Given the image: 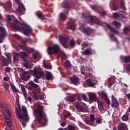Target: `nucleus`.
Instances as JSON below:
<instances>
[{"label":"nucleus","instance_id":"f257e3e1","mask_svg":"<svg viewBox=\"0 0 130 130\" xmlns=\"http://www.w3.org/2000/svg\"><path fill=\"white\" fill-rule=\"evenodd\" d=\"M7 22L14 30L16 31H22L26 36H29L33 32L31 27L27 25L25 22L20 23L17 20H12L11 16H7Z\"/></svg>","mask_w":130,"mask_h":130},{"label":"nucleus","instance_id":"f03ea898","mask_svg":"<svg viewBox=\"0 0 130 130\" xmlns=\"http://www.w3.org/2000/svg\"><path fill=\"white\" fill-rule=\"evenodd\" d=\"M37 109L31 108L33 109L34 115L37 117L38 122L42 126H45L47 124V118L46 114L43 111V106H41V103L38 102L36 104Z\"/></svg>","mask_w":130,"mask_h":130},{"label":"nucleus","instance_id":"7ed1b4c3","mask_svg":"<svg viewBox=\"0 0 130 130\" xmlns=\"http://www.w3.org/2000/svg\"><path fill=\"white\" fill-rule=\"evenodd\" d=\"M61 7L64 9H71V8H72L73 9H78L79 4H78V2L76 1H73L70 3L67 1H64L61 4Z\"/></svg>","mask_w":130,"mask_h":130},{"label":"nucleus","instance_id":"20e7f679","mask_svg":"<svg viewBox=\"0 0 130 130\" xmlns=\"http://www.w3.org/2000/svg\"><path fill=\"white\" fill-rule=\"evenodd\" d=\"M21 110L23 112L22 115L21 114H18V117L19 119H23L24 121L28 122L29 121V116L28 115V111H27V108L25 106H22Z\"/></svg>","mask_w":130,"mask_h":130},{"label":"nucleus","instance_id":"39448f33","mask_svg":"<svg viewBox=\"0 0 130 130\" xmlns=\"http://www.w3.org/2000/svg\"><path fill=\"white\" fill-rule=\"evenodd\" d=\"M60 50V48L58 45H54L53 46L48 47L47 50L49 55H52L55 53H58Z\"/></svg>","mask_w":130,"mask_h":130},{"label":"nucleus","instance_id":"423d86ee","mask_svg":"<svg viewBox=\"0 0 130 130\" xmlns=\"http://www.w3.org/2000/svg\"><path fill=\"white\" fill-rule=\"evenodd\" d=\"M82 17L83 19L87 20V22L89 25H93V24H97V19H94L93 17L90 15L82 14Z\"/></svg>","mask_w":130,"mask_h":130},{"label":"nucleus","instance_id":"0eeeda50","mask_svg":"<svg viewBox=\"0 0 130 130\" xmlns=\"http://www.w3.org/2000/svg\"><path fill=\"white\" fill-rule=\"evenodd\" d=\"M59 40L64 48H69L70 45H68V42H69L70 38L60 36L59 37Z\"/></svg>","mask_w":130,"mask_h":130},{"label":"nucleus","instance_id":"6e6552de","mask_svg":"<svg viewBox=\"0 0 130 130\" xmlns=\"http://www.w3.org/2000/svg\"><path fill=\"white\" fill-rule=\"evenodd\" d=\"M8 36V32L6 28L3 26L0 27V43H3V40L5 37Z\"/></svg>","mask_w":130,"mask_h":130},{"label":"nucleus","instance_id":"1a4fd4ad","mask_svg":"<svg viewBox=\"0 0 130 130\" xmlns=\"http://www.w3.org/2000/svg\"><path fill=\"white\" fill-rule=\"evenodd\" d=\"M27 84L28 85L27 90H29V91H32V90H34V89H36V88H38L39 87V85L34 83L33 81H30L27 83Z\"/></svg>","mask_w":130,"mask_h":130},{"label":"nucleus","instance_id":"9d476101","mask_svg":"<svg viewBox=\"0 0 130 130\" xmlns=\"http://www.w3.org/2000/svg\"><path fill=\"white\" fill-rule=\"evenodd\" d=\"M111 106L113 108H117L119 106V103L117 102V99L115 97L114 95H112V103Z\"/></svg>","mask_w":130,"mask_h":130},{"label":"nucleus","instance_id":"9b49d317","mask_svg":"<svg viewBox=\"0 0 130 130\" xmlns=\"http://www.w3.org/2000/svg\"><path fill=\"white\" fill-rule=\"evenodd\" d=\"M32 74L37 79H40L41 77H43L44 73L43 72H41V71H37V69L35 68L32 71Z\"/></svg>","mask_w":130,"mask_h":130},{"label":"nucleus","instance_id":"f8f14e48","mask_svg":"<svg viewBox=\"0 0 130 130\" xmlns=\"http://www.w3.org/2000/svg\"><path fill=\"white\" fill-rule=\"evenodd\" d=\"M70 81L71 83L75 86H78L80 85V80L79 79V77L77 76H73V77H72L70 78Z\"/></svg>","mask_w":130,"mask_h":130},{"label":"nucleus","instance_id":"ddd939ff","mask_svg":"<svg viewBox=\"0 0 130 130\" xmlns=\"http://www.w3.org/2000/svg\"><path fill=\"white\" fill-rule=\"evenodd\" d=\"M89 117L90 120H85V122L86 124L93 126L94 125V120H95V115L93 114H90Z\"/></svg>","mask_w":130,"mask_h":130},{"label":"nucleus","instance_id":"4468645a","mask_svg":"<svg viewBox=\"0 0 130 130\" xmlns=\"http://www.w3.org/2000/svg\"><path fill=\"white\" fill-rule=\"evenodd\" d=\"M25 11L26 8H25V6H24V4H23V3L19 4V7L17 9V12L21 15H24Z\"/></svg>","mask_w":130,"mask_h":130},{"label":"nucleus","instance_id":"2eb2a0df","mask_svg":"<svg viewBox=\"0 0 130 130\" xmlns=\"http://www.w3.org/2000/svg\"><path fill=\"white\" fill-rule=\"evenodd\" d=\"M75 107L77 109L78 111H79V112H87V108H86L85 107H83V106L77 104H75Z\"/></svg>","mask_w":130,"mask_h":130},{"label":"nucleus","instance_id":"dca6fc26","mask_svg":"<svg viewBox=\"0 0 130 130\" xmlns=\"http://www.w3.org/2000/svg\"><path fill=\"white\" fill-rule=\"evenodd\" d=\"M88 97L90 100H91V101H93L94 102H96V101H98V100H99V99L97 98V95L93 92L90 93L88 94Z\"/></svg>","mask_w":130,"mask_h":130},{"label":"nucleus","instance_id":"f3484780","mask_svg":"<svg viewBox=\"0 0 130 130\" xmlns=\"http://www.w3.org/2000/svg\"><path fill=\"white\" fill-rule=\"evenodd\" d=\"M106 25L108 29L110 30L111 32H113V33H115V34H116L117 35L119 34V31H118V30H116L114 27H112V26H111L108 23H106Z\"/></svg>","mask_w":130,"mask_h":130},{"label":"nucleus","instance_id":"a211bd4d","mask_svg":"<svg viewBox=\"0 0 130 130\" xmlns=\"http://www.w3.org/2000/svg\"><path fill=\"white\" fill-rule=\"evenodd\" d=\"M28 74H29V73L26 71H24L22 73V75H21L20 77L23 81H28V80L30 79V75H28Z\"/></svg>","mask_w":130,"mask_h":130},{"label":"nucleus","instance_id":"6ab92c4d","mask_svg":"<svg viewBox=\"0 0 130 130\" xmlns=\"http://www.w3.org/2000/svg\"><path fill=\"white\" fill-rule=\"evenodd\" d=\"M68 27L71 30H76V25L74 21H70L67 24Z\"/></svg>","mask_w":130,"mask_h":130},{"label":"nucleus","instance_id":"aec40b11","mask_svg":"<svg viewBox=\"0 0 130 130\" xmlns=\"http://www.w3.org/2000/svg\"><path fill=\"white\" fill-rule=\"evenodd\" d=\"M82 31L84 33H85L87 35V36H90L91 33L93 32V29H91V28L90 27H86L83 28Z\"/></svg>","mask_w":130,"mask_h":130},{"label":"nucleus","instance_id":"412c9836","mask_svg":"<svg viewBox=\"0 0 130 130\" xmlns=\"http://www.w3.org/2000/svg\"><path fill=\"white\" fill-rule=\"evenodd\" d=\"M86 85L88 87H94L95 86V80H91V79L86 80Z\"/></svg>","mask_w":130,"mask_h":130},{"label":"nucleus","instance_id":"4be33fe9","mask_svg":"<svg viewBox=\"0 0 130 130\" xmlns=\"http://www.w3.org/2000/svg\"><path fill=\"white\" fill-rule=\"evenodd\" d=\"M1 62L3 67H8V66H9V64L10 63L8 59L5 57L2 58Z\"/></svg>","mask_w":130,"mask_h":130},{"label":"nucleus","instance_id":"5701e85b","mask_svg":"<svg viewBox=\"0 0 130 130\" xmlns=\"http://www.w3.org/2000/svg\"><path fill=\"white\" fill-rule=\"evenodd\" d=\"M13 56L14 62H17V61H19V58H20V54L14 52L13 53Z\"/></svg>","mask_w":130,"mask_h":130},{"label":"nucleus","instance_id":"b1692460","mask_svg":"<svg viewBox=\"0 0 130 130\" xmlns=\"http://www.w3.org/2000/svg\"><path fill=\"white\" fill-rule=\"evenodd\" d=\"M90 8L92 10H93V11H97L98 12H100L102 9L101 7L98 5H91Z\"/></svg>","mask_w":130,"mask_h":130},{"label":"nucleus","instance_id":"393cba45","mask_svg":"<svg viewBox=\"0 0 130 130\" xmlns=\"http://www.w3.org/2000/svg\"><path fill=\"white\" fill-rule=\"evenodd\" d=\"M82 53L84 55H92V50L90 48H86Z\"/></svg>","mask_w":130,"mask_h":130},{"label":"nucleus","instance_id":"a878e982","mask_svg":"<svg viewBox=\"0 0 130 130\" xmlns=\"http://www.w3.org/2000/svg\"><path fill=\"white\" fill-rule=\"evenodd\" d=\"M21 90L23 93V95L25 99H27V91L26 90V88H25V86L23 84H21L20 85Z\"/></svg>","mask_w":130,"mask_h":130},{"label":"nucleus","instance_id":"bb28decb","mask_svg":"<svg viewBox=\"0 0 130 130\" xmlns=\"http://www.w3.org/2000/svg\"><path fill=\"white\" fill-rule=\"evenodd\" d=\"M36 15L37 16L39 19H41L42 22H43V20H46V18H45V16L44 15H42V14L40 12H37Z\"/></svg>","mask_w":130,"mask_h":130},{"label":"nucleus","instance_id":"cd10ccee","mask_svg":"<svg viewBox=\"0 0 130 130\" xmlns=\"http://www.w3.org/2000/svg\"><path fill=\"white\" fill-rule=\"evenodd\" d=\"M93 73V69L89 68L88 69L86 73V76L88 78H93V75H92V73Z\"/></svg>","mask_w":130,"mask_h":130},{"label":"nucleus","instance_id":"c85d7f7f","mask_svg":"<svg viewBox=\"0 0 130 130\" xmlns=\"http://www.w3.org/2000/svg\"><path fill=\"white\" fill-rule=\"evenodd\" d=\"M43 63L44 67L45 68V69H47V70H51V65H49V64L46 63V60H43Z\"/></svg>","mask_w":130,"mask_h":130},{"label":"nucleus","instance_id":"c756f323","mask_svg":"<svg viewBox=\"0 0 130 130\" xmlns=\"http://www.w3.org/2000/svg\"><path fill=\"white\" fill-rule=\"evenodd\" d=\"M118 17L121 18H124V16H123V14L121 13H113V18H114V19H116V18Z\"/></svg>","mask_w":130,"mask_h":130},{"label":"nucleus","instance_id":"7c9ffc66","mask_svg":"<svg viewBox=\"0 0 130 130\" xmlns=\"http://www.w3.org/2000/svg\"><path fill=\"white\" fill-rule=\"evenodd\" d=\"M19 56H21L22 59L23 60H26L27 58V53L25 52H21L19 53Z\"/></svg>","mask_w":130,"mask_h":130},{"label":"nucleus","instance_id":"2f4dec72","mask_svg":"<svg viewBox=\"0 0 130 130\" xmlns=\"http://www.w3.org/2000/svg\"><path fill=\"white\" fill-rule=\"evenodd\" d=\"M10 86L12 91H13V93H20L19 89H18V88H17V87H16L14 84H11Z\"/></svg>","mask_w":130,"mask_h":130},{"label":"nucleus","instance_id":"473e14b6","mask_svg":"<svg viewBox=\"0 0 130 130\" xmlns=\"http://www.w3.org/2000/svg\"><path fill=\"white\" fill-rule=\"evenodd\" d=\"M46 80H50L53 79V76H52V74L50 72H47L46 74Z\"/></svg>","mask_w":130,"mask_h":130},{"label":"nucleus","instance_id":"72a5a7b5","mask_svg":"<svg viewBox=\"0 0 130 130\" xmlns=\"http://www.w3.org/2000/svg\"><path fill=\"white\" fill-rule=\"evenodd\" d=\"M66 19L67 15H66L63 13H61L59 18V21H66Z\"/></svg>","mask_w":130,"mask_h":130},{"label":"nucleus","instance_id":"f704fd0d","mask_svg":"<svg viewBox=\"0 0 130 130\" xmlns=\"http://www.w3.org/2000/svg\"><path fill=\"white\" fill-rule=\"evenodd\" d=\"M118 130H126V125L124 123L120 124L118 126Z\"/></svg>","mask_w":130,"mask_h":130},{"label":"nucleus","instance_id":"c9c22d12","mask_svg":"<svg viewBox=\"0 0 130 130\" xmlns=\"http://www.w3.org/2000/svg\"><path fill=\"white\" fill-rule=\"evenodd\" d=\"M110 38L113 41L116 42V43H118V40L116 37H114V35L113 34H111L109 35Z\"/></svg>","mask_w":130,"mask_h":130},{"label":"nucleus","instance_id":"e433bc0d","mask_svg":"<svg viewBox=\"0 0 130 130\" xmlns=\"http://www.w3.org/2000/svg\"><path fill=\"white\" fill-rule=\"evenodd\" d=\"M110 38L113 41L116 42V43H118V40L116 37H114V35L113 34H111L109 35Z\"/></svg>","mask_w":130,"mask_h":130},{"label":"nucleus","instance_id":"4c0bfd02","mask_svg":"<svg viewBox=\"0 0 130 130\" xmlns=\"http://www.w3.org/2000/svg\"><path fill=\"white\" fill-rule=\"evenodd\" d=\"M64 67L66 68V69L72 68V64L71 63V62H70V61L68 60L64 62Z\"/></svg>","mask_w":130,"mask_h":130},{"label":"nucleus","instance_id":"58836bf2","mask_svg":"<svg viewBox=\"0 0 130 130\" xmlns=\"http://www.w3.org/2000/svg\"><path fill=\"white\" fill-rule=\"evenodd\" d=\"M11 7H12V3L11 2H7L4 5L5 10H9Z\"/></svg>","mask_w":130,"mask_h":130},{"label":"nucleus","instance_id":"ea45409f","mask_svg":"<svg viewBox=\"0 0 130 130\" xmlns=\"http://www.w3.org/2000/svg\"><path fill=\"white\" fill-rule=\"evenodd\" d=\"M68 100L69 102H75L76 99H75V96L69 95L68 97Z\"/></svg>","mask_w":130,"mask_h":130},{"label":"nucleus","instance_id":"a19ab883","mask_svg":"<svg viewBox=\"0 0 130 130\" xmlns=\"http://www.w3.org/2000/svg\"><path fill=\"white\" fill-rule=\"evenodd\" d=\"M63 113H64V116L65 118H68L69 116H71L72 115V113H71V112L67 110H64Z\"/></svg>","mask_w":130,"mask_h":130},{"label":"nucleus","instance_id":"79ce46f5","mask_svg":"<svg viewBox=\"0 0 130 130\" xmlns=\"http://www.w3.org/2000/svg\"><path fill=\"white\" fill-rule=\"evenodd\" d=\"M109 86V87H111L113 84H114V79L110 78L108 79Z\"/></svg>","mask_w":130,"mask_h":130},{"label":"nucleus","instance_id":"37998d69","mask_svg":"<svg viewBox=\"0 0 130 130\" xmlns=\"http://www.w3.org/2000/svg\"><path fill=\"white\" fill-rule=\"evenodd\" d=\"M69 45L71 46V48H74L75 46H76V42L75 40H71L69 43Z\"/></svg>","mask_w":130,"mask_h":130},{"label":"nucleus","instance_id":"c03bdc74","mask_svg":"<svg viewBox=\"0 0 130 130\" xmlns=\"http://www.w3.org/2000/svg\"><path fill=\"white\" fill-rule=\"evenodd\" d=\"M123 61L125 63H127V62H130V56H124L123 58Z\"/></svg>","mask_w":130,"mask_h":130},{"label":"nucleus","instance_id":"a18cd8bd","mask_svg":"<svg viewBox=\"0 0 130 130\" xmlns=\"http://www.w3.org/2000/svg\"><path fill=\"white\" fill-rule=\"evenodd\" d=\"M113 24L116 27V28H120L121 27V23L116 21L113 22Z\"/></svg>","mask_w":130,"mask_h":130},{"label":"nucleus","instance_id":"49530a36","mask_svg":"<svg viewBox=\"0 0 130 130\" xmlns=\"http://www.w3.org/2000/svg\"><path fill=\"white\" fill-rule=\"evenodd\" d=\"M96 102L98 103V104L99 109L102 110V109H103V104H102V102L99 101V100L96 101Z\"/></svg>","mask_w":130,"mask_h":130},{"label":"nucleus","instance_id":"de8ad7c7","mask_svg":"<svg viewBox=\"0 0 130 130\" xmlns=\"http://www.w3.org/2000/svg\"><path fill=\"white\" fill-rule=\"evenodd\" d=\"M99 95L102 99H105V100L108 98L107 97V94H106V93L104 92H103L100 93Z\"/></svg>","mask_w":130,"mask_h":130},{"label":"nucleus","instance_id":"09e8293b","mask_svg":"<svg viewBox=\"0 0 130 130\" xmlns=\"http://www.w3.org/2000/svg\"><path fill=\"white\" fill-rule=\"evenodd\" d=\"M4 87L6 91H9V88L10 87V85H9V83H8L7 82H4Z\"/></svg>","mask_w":130,"mask_h":130},{"label":"nucleus","instance_id":"8fccbe9b","mask_svg":"<svg viewBox=\"0 0 130 130\" xmlns=\"http://www.w3.org/2000/svg\"><path fill=\"white\" fill-rule=\"evenodd\" d=\"M121 119L123 120V121H127V120H128V116H127L126 114H124L122 116Z\"/></svg>","mask_w":130,"mask_h":130},{"label":"nucleus","instance_id":"3c124183","mask_svg":"<svg viewBox=\"0 0 130 130\" xmlns=\"http://www.w3.org/2000/svg\"><path fill=\"white\" fill-rule=\"evenodd\" d=\"M124 34L127 35V32H130V29L127 27H125L123 29Z\"/></svg>","mask_w":130,"mask_h":130},{"label":"nucleus","instance_id":"603ef678","mask_svg":"<svg viewBox=\"0 0 130 130\" xmlns=\"http://www.w3.org/2000/svg\"><path fill=\"white\" fill-rule=\"evenodd\" d=\"M26 52H27L28 54H30V53H32V52H34V49L32 48H28L26 49Z\"/></svg>","mask_w":130,"mask_h":130},{"label":"nucleus","instance_id":"864d4df0","mask_svg":"<svg viewBox=\"0 0 130 130\" xmlns=\"http://www.w3.org/2000/svg\"><path fill=\"white\" fill-rule=\"evenodd\" d=\"M81 73L82 75H86V68L85 67H82L80 69Z\"/></svg>","mask_w":130,"mask_h":130},{"label":"nucleus","instance_id":"5fc2aeb1","mask_svg":"<svg viewBox=\"0 0 130 130\" xmlns=\"http://www.w3.org/2000/svg\"><path fill=\"white\" fill-rule=\"evenodd\" d=\"M66 130H75V126L69 125L68 128H65Z\"/></svg>","mask_w":130,"mask_h":130},{"label":"nucleus","instance_id":"6e6d98bb","mask_svg":"<svg viewBox=\"0 0 130 130\" xmlns=\"http://www.w3.org/2000/svg\"><path fill=\"white\" fill-rule=\"evenodd\" d=\"M5 111H6V112H7V113L9 117H12V114L11 113V111H10V110H9L8 108H6V109H5Z\"/></svg>","mask_w":130,"mask_h":130},{"label":"nucleus","instance_id":"4d7b16f0","mask_svg":"<svg viewBox=\"0 0 130 130\" xmlns=\"http://www.w3.org/2000/svg\"><path fill=\"white\" fill-rule=\"evenodd\" d=\"M113 7L112 8L113 11H117V10H118V6H117L115 4L113 3Z\"/></svg>","mask_w":130,"mask_h":130},{"label":"nucleus","instance_id":"13d9d810","mask_svg":"<svg viewBox=\"0 0 130 130\" xmlns=\"http://www.w3.org/2000/svg\"><path fill=\"white\" fill-rule=\"evenodd\" d=\"M6 122H7V126H8L10 128V130H11L12 128L11 127H12V121H11V120H10L7 121Z\"/></svg>","mask_w":130,"mask_h":130},{"label":"nucleus","instance_id":"bf43d9fd","mask_svg":"<svg viewBox=\"0 0 130 130\" xmlns=\"http://www.w3.org/2000/svg\"><path fill=\"white\" fill-rule=\"evenodd\" d=\"M121 8L122 10H126L125 6H124V2H123V1H122L121 2V5H120Z\"/></svg>","mask_w":130,"mask_h":130},{"label":"nucleus","instance_id":"052dcab7","mask_svg":"<svg viewBox=\"0 0 130 130\" xmlns=\"http://www.w3.org/2000/svg\"><path fill=\"white\" fill-rule=\"evenodd\" d=\"M100 15L101 16V17H105L106 15H107V13H106V12L104 11V12H100Z\"/></svg>","mask_w":130,"mask_h":130},{"label":"nucleus","instance_id":"680f3d73","mask_svg":"<svg viewBox=\"0 0 130 130\" xmlns=\"http://www.w3.org/2000/svg\"><path fill=\"white\" fill-rule=\"evenodd\" d=\"M30 66V64L29 62H25L23 63V66L24 68H26V69H29V67Z\"/></svg>","mask_w":130,"mask_h":130},{"label":"nucleus","instance_id":"e2e57ef3","mask_svg":"<svg viewBox=\"0 0 130 130\" xmlns=\"http://www.w3.org/2000/svg\"><path fill=\"white\" fill-rule=\"evenodd\" d=\"M95 121H96V123H101V122H102V119L97 118L95 119Z\"/></svg>","mask_w":130,"mask_h":130},{"label":"nucleus","instance_id":"0e129e2a","mask_svg":"<svg viewBox=\"0 0 130 130\" xmlns=\"http://www.w3.org/2000/svg\"><path fill=\"white\" fill-rule=\"evenodd\" d=\"M5 70L7 73H11V71H12V69H11V68H10L9 67H8L5 68Z\"/></svg>","mask_w":130,"mask_h":130},{"label":"nucleus","instance_id":"69168bd1","mask_svg":"<svg viewBox=\"0 0 130 130\" xmlns=\"http://www.w3.org/2000/svg\"><path fill=\"white\" fill-rule=\"evenodd\" d=\"M82 97L84 101H87V100H88V97H87V95L86 94H83Z\"/></svg>","mask_w":130,"mask_h":130},{"label":"nucleus","instance_id":"338daca9","mask_svg":"<svg viewBox=\"0 0 130 130\" xmlns=\"http://www.w3.org/2000/svg\"><path fill=\"white\" fill-rule=\"evenodd\" d=\"M18 47H19V48H20V49H22V50H25L26 49V47H25V46L19 45Z\"/></svg>","mask_w":130,"mask_h":130},{"label":"nucleus","instance_id":"774afa93","mask_svg":"<svg viewBox=\"0 0 130 130\" xmlns=\"http://www.w3.org/2000/svg\"><path fill=\"white\" fill-rule=\"evenodd\" d=\"M107 103V104H108V105H110V100H109V99L108 98H107L105 100Z\"/></svg>","mask_w":130,"mask_h":130}]
</instances>
